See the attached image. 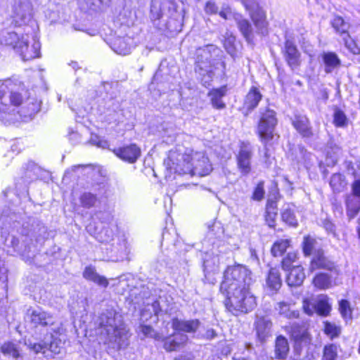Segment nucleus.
<instances>
[{
    "mask_svg": "<svg viewBox=\"0 0 360 360\" xmlns=\"http://www.w3.org/2000/svg\"><path fill=\"white\" fill-rule=\"evenodd\" d=\"M30 322L34 327L49 326L50 333L55 336H60L65 333L63 324L56 321V319L50 313L40 309L33 310L30 315Z\"/></svg>",
    "mask_w": 360,
    "mask_h": 360,
    "instance_id": "obj_8",
    "label": "nucleus"
},
{
    "mask_svg": "<svg viewBox=\"0 0 360 360\" xmlns=\"http://www.w3.org/2000/svg\"><path fill=\"white\" fill-rule=\"evenodd\" d=\"M229 14V11L228 10H226V11H221L219 12V15L224 18V19H227L228 18V15Z\"/></svg>",
    "mask_w": 360,
    "mask_h": 360,
    "instance_id": "obj_63",
    "label": "nucleus"
},
{
    "mask_svg": "<svg viewBox=\"0 0 360 360\" xmlns=\"http://www.w3.org/2000/svg\"><path fill=\"white\" fill-rule=\"evenodd\" d=\"M89 142L92 145H95L103 148H106L108 145L106 141L101 140L100 138L96 135H91Z\"/></svg>",
    "mask_w": 360,
    "mask_h": 360,
    "instance_id": "obj_53",
    "label": "nucleus"
},
{
    "mask_svg": "<svg viewBox=\"0 0 360 360\" xmlns=\"http://www.w3.org/2000/svg\"><path fill=\"white\" fill-rule=\"evenodd\" d=\"M97 239L101 242L105 243L107 245L116 240L117 238H114L113 232L111 229H102L96 236Z\"/></svg>",
    "mask_w": 360,
    "mask_h": 360,
    "instance_id": "obj_40",
    "label": "nucleus"
},
{
    "mask_svg": "<svg viewBox=\"0 0 360 360\" xmlns=\"http://www.w3.org/2000/svg\"><path fill=\"white\" fill-rule=\"evenodd\" d=\"M352 189L354 195L360 197V179L356 180L353 182Z\"/></svg>",
    "mask_w": 360,
    "mask_h": 360,
    "instance_id": "obj_56",
    "label": "nucleus"
},
{
    "mask_svg": "<svg viewBox=\"0 0 360 360\" xmlns=\"http://www.w3.org/2000/svg\"><path fill=\"white\" fill-rule=\"evenodd\" d=\"M32 6L25 1L14 8L13 23L15 27L25 26V34L4 32L0 39L2 45L11 46L23 60L36 58L40 55L41 45L37 32L33 29Z\"/></svg>",
    "mask_w": 360,
    "mask_h": 360,
    "instance_id": "obj_2",
    "label": "nucleus"
},
{
    "mask_svg": "<svg viewBox=\"0 0 360 360\" xmlns=\"http://www.w3.org/2000/svg\"><path fill=\"white\" fill-rule=\"evenodd\" d=\"M180 347V344L174 337L173 338H167L165 340L164 348L167 351H174L178 349Z\"/></svg>",
    "mask_w": 360,
    "mask_h": 360,
    "instance_id": "obj_50",
    "label": "nucleus"
},
{
    "mask_svg": "<svg viewBox=\"0 0 360 360\" xmlns=\"http://www.w3.org/2000/svg\"><path fill=\"white\" fill-rule=\"evenodd\" d=\"M347 38L344 37L345 45L347 49L353 54H359L360 49L356 45V42L349 37L348 34L346 35Z\"/></svg>",
    "mask_w": 360,
    "mask_h": 360,
    "instance_id": "obj_49",
    "label": "nucleus"
},
{
    "mask_svg": "<svg viewBox=\"0 0 360 360\" xmlns=\"http://www.w3.org/2000/svg\"><path fill=\"white\" fill-rule=\"evenodd\" d=\"M346 205L347 216L352 219L360 210V200L354 195H349L346 199Z\"/></svg>",
    "mask_w": 360,
    "mask_h": 360,
    "instance_id": "obj_25",
    "label": "nucleus"
},
{
    "mask_svg": "<svg viewBox=\"0 0 360 360\" xmlns=\"http://www.w3.org/2000/svg\"><path fill=\"white\" fill-rule=\"evenodd\" d=\"M224 91H210L209 96L210 97L212 103L214 107L217 108H223L225 105L221 101V98L224 96Z\"/></svg>",
    "mask_w": 360,
    "mask_h": 360,
    "instance_id": "obj_43",
    "label": "nucleus"
},
{
    "mask_svg": "<svg viewBox=\"0 0 360 360\" xmlns=\"http://www.w3.org/2000/svg\"><path fill=\"white\" fill-rule=\"evenodd\" d=\"M331 146L328 147V149L326 151L327 157L330 156L331 159V163L335 164L338 160V155L340 152V148L335 144L333 145V143H330Z\"/></svg>",
    "mask_w": 360,
    "mask_h": 360,
    "instance_id": "obj_48",
    "label": "nucleus"
},
{
    "mask_svg": "<svg viewBox=\"0 0 360 360\" xmlns=\"http://www.w3.org/2000/svg\"><path fill=\"white\" fill-rule=\"evenodd\" d=\"M348 119L343 111L335 108L333 114V123L336 127H345L348 124Z\"/></svg>",
    "mask_w": 360,
    "mask_h": 360,
    "instance_id": "obj_37",
    "label": "nucleus"
},
{
    "mask_svg": "<svg viewBox=\"0 0 360 360\" xmlns=\"http://www.w3.org/2000/svg\"><path fill=\"white\" fill-rule=\"evenodd\" d=\"M221 50L215 45L209 44L197 50L195 72L204 86L207 88L214 75L211 60L218 57Z\"/></svg>",
    "mask_w": 360,
    "mask_h": 360,
    "instance_id": "obj_7",
    "label": "nucleus"
},
{
    "mask_svg": "<svg viewBox=\"0 0 360 360\" xmlns=\"http://www.w3.org/2000/svg\"><path fill=\"white\" fill-rule=\"evenodd\" d=\"M262 97L259 91H248L244 100L243 109L248 111L252 110L257 107Z\"/></svg>",
    "mask_w": 360,
    "mask_h": 360,
    "instance_id": "obj_23",
    "label": "nucleus"
},
{
    "mask_svg": "<svg viewBox=\"0 0 360 360\" xmlns=\"http://www.w3.org/2000/svg\"><path fill=\"white\" fill-rule=\"evenodd\" d=\"M282 219L290 226L292 225V214L290 209H286L283 212Z\"/></svg>",
    "mask_w": 360,
    "mask_h": 360,
    "instance_id": "obj_55",
    "label": "nucleus"
},
{
    "mask_svg": "<svg viewBox=\"0 0 360 360\" xmlns=\"http://www.w3.org/2000/svg\"><path fill=\"white\" fill-rule=\"evenodd\" d=\"M277 213L276 211L274 202L268 200L265 219L269 226L274 227L275 226V219Z\"/></svg>",
    "mask_w": 360,
    "mask_h": 360,
    "instance_id": "obj_33",
    "label": "nucleus"
},
{
    "mask_svg": "<svg viewBox=\"0 0 360 360\" xmlns=\"http://www.w3.org/2000/svg\"><path fill=\"white\" fill-rule=\"evenodd\" d=\"M217 8L216 5L214 4V3L208 1L206 4V6H205L206 13L212 14V13H217Z\"/></svg>",
    "mask_w": 360,
    "mask_h": 360,
    "instance_id": "obj_58",
    "label": "nucleus"
},
{
    "mask_svg": "<svg viewBox=\"0 0 360 360\" xmlns=\"http://www.w3.org/2000/svg\"><path fill=\"white\" fill-rule=\"evenodd\" d=\"M252 153V148L249 143H241L236 159L238 168L243 175L248 174L251 171Z\"/></svg>",
    "mask_w": 360,
    "mask_h": 360,
    "instance_id": "obj_13",
    "label": "nucleus"
},
{
    "mask_svg": "<svg viewBox=\"0 0 360 360\" xmlns=\"http://www.w3.org/2000/svg\"><path fill=\"white\" fill-rule=\"evenodd\" d=\"M324 70L326 73L336 71L341 65V60L334 52H326L322 55Z\"/></svg>",
    "mask_w": 360,
    "mask_h": 360,
    "instance_id": "obj_19",
    "label": "nucleus"
},
{
    "mask_svg": "<svg viewBox=\"0 0 360 360\" xmlns=\"http://www.w3.org/2000/svg\"><path fill=\"white\" fill-rule=\"evenodd\" d=\"M219 264V259L218 256H214L210 259H205L203 264L205 276L208 273L217 271Z\"/></svg>",
    "mask_w": 360,
    "mask_h": 360,
    "instance_id": "obj_39",
    "label": "nucleus"
},
{
    "mask_svg": "<svg viewBox=\"0 0 360 360\" xmlns=\"http://www.w3.org/2000/svg\"><path fill=\"white\" fill-rule=\"evenodd\" d=\"M238 27L248 43H252L253 41V32L251 26L247 20H241L238 21Z\"/></svg>",
    "mask_w": 360,
    "mask_h": 360,
    "instance_id": "obj_32",
    "label": "nucleus"
},
{
    "mask_svg": "<svg viewBox=\"0 0 360 360\" xmlns=\"http://www.w3.org/2000/svg\"><path fill=\"white\" fill-rule=\"evenodd\" d=\"M289 246V241L281 240L275 243L271 248V252L274 256H281Z\"/></svg>",
    "mask_w": 360,
    "mask_h": 360,
    "instance_id": "obj_42",
    "label": "nucleus"
},
{
    "mask_svg": "<svg viewBox=\"0 0 360 360\" xmlns=\"http://www.w3.org/2000/svg\"><path fill=\"white\" fill-rule=\"evenodd\" d=\"M110 46L116 53L125 56L131 52L134 40L128 36L116 37L110 40Z\"/></svg>",
    "mask_w": 360,
    "mask_h": 360,
    "instance_id": "obj_14",
    "label": "nucleus"
},
{
    "mask_svg": "<svg viewBox=\"0 0 360 360\" xmlns=\"http://www.w3.org/2000/svg\"><path fill=\"white\" fill-rule=\"evenodd\" d=\"M330 25L337 34L340 35L348 34L347 32L349 27V23L345 21L342 17H334L330 21Z\"/></svg>",
    "mask_w": 360,
    "mask_h": 360,
    "instance_id": "obj_27",
    "label": "nucleus"
},
{
    "mask_svg": "<svg viewBox=\"0 0 360 360\" xmlns=\"http://www.w3.org/2000/svg\"><path fill=\"white\" fill-rule=\"evenodd\" d=\"M243 3L246 9L250 11V15L258 32L262 34H266L267 32V22L264 11L250 0H243Z\"/></svg>",
    "mask_w": 360,
    "mask_h": 360,
    "instance_id": "obj_12",
    "label": "nucleus"
},
{
    "mask_svg": "<svg viewBox=\"0 0 360 360\" xmlns=\"http://www.w3.org/2000/svg\"><path fill=\"white\" fill-rule=\"evenodd\" d=\"M289 351L287 340L283 337H278L276 341V354L278 357L285 359Z\"/></svg>",
    "mask_w": 360,
    "mask_h": 360,
    "instance_id": "obj_29",
    "label": "nucleus"
},
{
    "mask_svg": "<svg viewBox=\"0 0 360 360\" xmlns=\"http://www.w3.org/2000/svg\"><path fill=\"white\" fill-rule=\"evenodd\" d=\"M224 46L226 51L232 56H234L236 53V48L235 46L236 38L229 32H226L224 36Z\"/></svg>",
    "mask_w": 360,
    "mask_h": 360,
    "instance_id": "obj_31",
    "label": "nucleus"
},
{
    "mask_svg": "<svg viewBox=\"0 0 360 360\" xmlns=\"http://www.w3.org/2000/svg\"><path fill=\"white\" fill-rule=\"evenodd\" d=\"M313 284L319 290H326L332 287V278L327 274L320 273L314 276Z\"/></svg>",
    "mask_w": 360,
    "mask_h": 360,
    "instance_id": "obj_26",
    "label": "nucleus"
},
{
    "mask_svg": "<svg viewBox=\"0 0 360 360\" xmlns=\"http://www.w3.org/2000/svg\"><path fill=\"white\" fill-rule=\"evenodd\" d=\"M1 352L4 355L12 356L14 359H18L20 356L18 347L11 342L4 343L1 347Z\"/></svg>",
    "mask_w": 360,
    "mask_h": 360,
    "instance_id": "obj_30",
    "label": "nucleus"
},
{
    "mask_svg": "<svg viewBox=\"0 0 360 360\" xmlns=\"http://www.w3.org/2000/svg\"><path fill=\"white\" fill-rule=\"evenodd\" d=\"M305 279L304 269L301 266H294V286L300 285Z\"/></svg>",
    "mask_w": 360,
    "mask_h": 360,
    "instance_id": "obj_45",
    "label": "nucleus"
},
{
    "mask_svg": "<svg viewBox=\"0 0 360 360\" xmlns=\"http://www.w3.org/2000/svg\"><path fill=\"white\" fill-rule=\"evenodd\" d=\"M206 335H207V338H214L215 336V332L212 329L208 330L207 331Z\"/></svg>",
    "mask_w": 360,
    "mask_h": 360,
    "instance_id": "obj_64",
    "label": "nucleus"
},
{
    "mask_svg": "<svg viewBox=\"0 0 360 360\" xmlns=\"http://www.w3.org/2000/svg\"><path fill=\"white\" fill-rule=\"evenodd\" d=\"M333 267V263L328 260L324 256L323 250H318L314 252L313 259L311 262L310 269L311 271L318 269H326L328 270H332Z\"/></svg>",
    "mask_w": 360,
    "mask_h": 360,
    "instance_id": "obj_18",
    "label": "nucleus"
},
{
    "mask_svg": "<svg viewBox=\"0 0 360 360\" xmlns=\"http://www.w3.org/2000/svg\"><path fill=\"white\" fill-rule=\"evenodd\" d=\"M251 271L238 264L227 267L220 285L221 292L226 297L224 304L231 313H247L256 306L255 297L250 291Z\"/></svg>",
    "mask_w": 360,
    "mask_h": 360,
    "instance_id": "obj_1",
    "label": "nucleus"
},
{
    "mask_svg": "<svg viewBox=\"0 0 360 360\" xmlns=\"http://www.w3.org/2000/svg\"><path fill=\"white\" fill-rule=\"evenodd\" d=\"M285 54L288 63L291 66L292 60V47L291 42L289 41H287L285 44Z\"/></svg>",
    "mask_w": 360,
    "mask_h": 360,
    "instance_id": "obj_54",
    "label": "nucleus"
},
{
    "mask_svg": "<svg viewBox=\"0 0 360 360\" xmlns=\"http://www.w3.org/2000/svg\"><path fill=\"white\" fill-rule=\"evenodd\" d=\"M185 12L182 0H152L150 18L158 30L176 34L182 30Z\"/></svg>",
    "mask_w": 360,
    "mask_h": 360,
    "instance_id": "obj_3",
    "label": "nucleus"
},
{
    "mask_svg": "<svg viewBox=\"0 0 360 360\" xmlns=\"http://www.w3.org/2000/svg\"><path fill=\"white\" fill-rule=\"evenodd\" d=\"M83 276L86 280L91 281L102 287H107L108 281L107 278L97 274L94 267L91 266H86L83 272Z\"/></svg>",
    "mask_w": 360,
    "mask_h": 360,
    "instance_id": "obj_20",
    "label": "nucleus"
},
{
    "mask_svg": "<svg viewBox=\"0 0 360 360\" xmlns=\"http://www.w3.org/2000/svg\"><path fill=\"white\" fill-rule=\"evenodd\" d=\"M101 333L106 336V342L120 349L128 345L129 334L121 316L113 310L103 313L98 318Z\"/></svg>",
    "mask_w": 360,
    "mask_h": 360,
    "instance_id": "obj_6",
    "label": "nucleus"
},
{
    "mask_svg": "<svg viewBox=\"0 0 360 360\" xmlns=\"http://www.w3.org/2000/svg\"><path fill=\"white\" fill-rule=\"evenodd\" d=\"M97 197L91 193H84L79 197V201L82 207L85 208H91L97 202Z\"/></svg>",
    "mask_w": 360,
    "mask_h": 360,
    "instance_id": "obj_35",
    "label": "nucleus"
},
{
    "mask_svg": "<svg viewBox=\"0 0 360 360\" xmlns=\"http://www.w3.org/2000/svg\"><path fill=\"white\" fill-rule=\"evenodd\" d=\"M338 357V347L335 345H326L323 350L321 360H336Z\"/></svg>",
    "mask_w": 360,
    "mask_h": 360,
    "instance_id": "obj_38",
    "label": "nucleus"
},
{
    "mask_svg": "<svg viewBox=\"0 0 360 360\" xmlns=\"http://www.w3.org/2000/svg\"><path fill=\"white\" fill-rule=\"evenodd\" d=\"M200 324L198 319L185 320L174 318L172 321V327L174 330L188 333H195L200 328Z\"/></svg>",
    "mask_w": 360,
    "mask_h": 360,
    "instance_id": "obj_16",
    "label": "nucleus"
},
{
    "mask_svg": "<svg viewBox=\"0 0 360 360\" xmlns=\"http://www.w3.org/2000/svg\"><path fill=\"white\" fill-rule=\"evenodd\" d=\"M294 127L304 137L312 135L311 128L309 127V120L305 116L297 117L296 120L294 121Z\"/></svg>",
    "mask_w": 360,
    "mask_h": 360,
    "instance_id": "obj_24",
    "label": "nucleus"
},
{
    "mask_svg": "<svg viewBox=\"0 0 360 360\" xmlns=\"http://www.w3.org/2000/svg\"><path fill=\"white\" fill-rule=\"evenodd\" d=\"M282 268L286 272V281L288 285H292V281L290 278V275L292 271V258L290 254H288L282 261Z\"/></svg>",
    "mask_w": 360,
    "mask_h": 360,
    "instance_id": "obj_36",
    "label": "nucleus"
},
{
    "mask_svg": "<svg viewBox=\"0 0 360 360\" xmlns=\"http://www.w3.org/2000/svg\"><path fill=\"white\" fill-rule=\"evenodd\" d=\"M28 349L34 354H44L46 351L49 350L53 354H59L62 349V340L59 336H55L52 333L46 334L41 342H31L30 341L25 342Z\"/></svg>",
    "mask_w": 360,
    "mask_h": 360,
    "instance_id": "obj_10",
    "label": "nucleus"
},
{
    "mask_svg": "<svg viewBox=\"0 0 360 360\" xmlns=\"http://www.w3.org/2000/svg\"><path fill=\"white\" fill-rule=\"evenodd\" d=\"M325 227H326V230L330 231V232H333L334 231V226H333V224H332L330 222L326 223L325 224Z\"/></svg>",
    "mask_w": 360,
    "mask_h": 360,
    "instance_id": "obj_61",
    "label": "nucleus"
},
{
    "mask_svg": "<svg viewBox=\"0 0 360 360\" xmlns=\"http://www.w3.org/2000/svg\"><path fill=\"white\" fill-rule=\"evenodd\" d=\"M24 88L23 81L18 76L0 79V90H20Z\"/></svg>",
    "mask_w": 360,
    "mask_h": 360,
    "instance_id": "obj_21",
    "label": "nucleus"
},
{
    "mask_svg": "<svg viewBox=\"0 0 360 360\" xmlns=\"http://www.w3.org/2000/svg\"><path fill=\"white\" fill-rule=\"evenodd\" d=\"M167 165L175 172L191 175L206 176L212 171V166L205 153L190 150L185 153L171 151Z\"/></svg>",
    "mask_w": 360,
    "mask_h": 360,
    "instance_id": "obj_5",
    "label": "nucleus"
},
{
    "mask_svg": "<svg viewBox=\"0 0 360 360\" xmlns=\"http://www.w3.org/2000/svg\"><path fill=\"white\" fill-rule=\"evenodd\" d=\"M257 335L261 340H264L270 333L271 322L265 317H260L255 323Z\"/></svg>",
    "mask_w": 360,
    "mask_h": 360,
    "instance_id": "obj_22",
    "label": "nucleus"
},
{
    "mask_svg": "<svg viewBox=\"0 0 360 360\" xmlns=\"http://www.w3.org/2000/svg\"><path fill=\"white\" fill-rule=\"evenodd\" d=\"M264 184L260 182L257 184L254 191L252 198L255 200H261L264 198Z\"/></svg>",
    "mask_w": 360,
    "mask_h": 360,
    "instance_id": "obj_52",
    "label": "nucleus"
},
{
    "mask_svg": "<svg viewBox=\"0 0 360 360\" xmlns=\"http://www.w3.org/2000/svg\"><path fill=\"white\" fill-rule=\"evenodd\" d=\"M339 311L346 322L352 319V309L350 303L347 300H342L339 302Z\"/></svg>",
    "mask_w": 360,
    "mask_h": 360,
    "instance_id": "obj_34",
    "label": "nucleus"
},
{
    "mask_svg": "<svg viewBox=\"0 0 360 360\" xmlns=\"http://www.w3.org/2000/svg\"><path fill=\"white\" fill-rule=\"evenodd\" d=\"M113 153L122 160L134 163L140 157L141 149L136 144H130L115 149Z\"/></svg>",
    "mask_w": 360,
    "mask_h": 360,
    "instance_id": "obj_15",
    "label": "nucleus"
},
{
    "mask_svg": "<svg viewBox=\"0 0 360 360\" xmlns=\"http://www.w3.org/2000/svg\"><path fill=\"white\" fill-rule=\"evenodd\" d=\"M330 185L333 191L340 192L345 186L343 176L340 174H334L330 178Z\"/></svg>",
    "mask_w": 360,
    "mask_h": 360,
    "instance_id": "obj_41",
    "label": "nucleus"
},
{
    "mask_svg": "<svg viewBox=\"0 0 360 360\" xmlns=\"http://www.w3.org/2000/svg\"><path fill=\"white\" fill-rule=\"evenodd\" d=\"M28 97V91H24L23 94L20 91H0V122L5 124H11L31 120L39 110V103L37 101L29 103L26 112L24 109L15 112V108Z\"/></svg>",
    "mask_w": 360,
    "mask_h": 360,
    "instance_id": "obj_4",
    "label": "nucleus"
},
{
    "mask_svg": "<svg viewBox=\"0 0 360 360\" xmlns=\"http://www.w3.org/2000/svg\"><path fill=\"white\" fill-rule=\"evenodd\" d=\"M175 339L177 340L178 342L181 346L185 345L188 340V338L186 335L182 333H177L174 335Z\"/></svg>",
    "mask_w": 360,
    "mask_h": 360,
    "instance_id": "obj_57",
    "label": "nucleus"
},
{
    "mask_svg": "<svg viewBox=\"0 0 360 360\" xmlns=\"http://www.w3.org/2000/svg\"><path fill=\"white\" fill-rule=\"evenodd\" d=\"M162 70L161 68H160L155 74L153 78V80H152V84H154L155 83H158L159 81H160V79L162 77Z\"/></svg>",
    "mask_w": 360,
    "mask_h": 360,
    "instance_id": "obj_59",
    "label": "nucleus"
},
{
    "mask_svg": "<svg viewBox=\"0 0 360 360\" xmlns=\"http://www.w3.org/2000/svg\"><path fill=\"white\" fill-rule=\"evenodd\" d=\"M302 309L305 314L312 315L316 312L319 316H327L330 314L331 306L328 303V297L326 295H319L311 304L308 299L302 300Z\"/></svg>",
    "mask_w": 360,
    "mask_h": 360,
    "instance_id": "obj_11",
    "label": "nucleus"
},
{
    "mask_svg": "<svg viewBox=\"0 0 360 360\" xmlns=\"http://www.w3.org/2000/svg\"><path fill=\"white\" fill-rule=\"evenodd\" d=\"M314 240L309 236L304 237L303 242V251L306 255H309L312 253L314 248Z\"/></svg>",
    "mask_w": 360,
    "mask_h": 360,
    "instance_id": "obj_51",
    "label": "nucleus"
},
{
    "mask_svg": "<svg viewBox=\"0 0 360 360\" xmlns=\"http://www.w3.org/2000/svg\"><path fill=\"white\" fill-rule=\"evenodd\" d=\"M341 329L334 323L326 322L324 326L325 333L330 336V338L338 337L340 333Z\"/></svg>",
    "mask_w": 360,
    "mask_h": 360,
    "instance_id": "obj_44",
    "label": "nucleus"
},
{
    "mask_svg": "<svg viewBox=\"0 0 360 360\" xmlns=\"http://www.w3.org/2000/svg\"><path fill=\"white\" fill-rule=\"evenodd\" d=\"M10 245L13 248L14 250H16L19 245V239L15 236H11Z\"/></svg>",
    "mask_w": 360,
    "mask_h": 360,
    "instance_id": "obj_60",
    "label": "nucleus"
},
{
    "mask_svg": "<svg viewBox=\"0 0 360 360\" xmlns=\"http://www.w3.org/2000/svg\"><path fill=\"white\" fill-rule=\"evenodd\" d=\"M261 114L257 126V134L261 141L264 145H267L275 136L274 129L277 124V119L275 112L271 110L267 109Z\"/></svg>",
    "mask_w": 360,
    "mask_h": 360,
    "instance_id": "obj_9",
    "label": "nucleus"
},
{
    "mask_svg": "<svg viewBox=\"0 0 360 360\" xmlns=\"http://www.w3.org/2000/svg\"><path fill=\"white\" fill-rule=\"evenodd\" d=\"M266 285L271 290H277L281 285L279 274L277 269H271L266 278Z\"/></svg>",
    "mask_w": 360,
    "mask_h": 360,
    "instance_id": "obj_28",
    "label": "nucleus"
},
{
    "mask_svg": "<svg viewBox=\"0 0 360 360\" xmlns=\"http://www.w3.org/2000/svg\"><path fill=\"white\" fill-rule=\"evenodd\" d=\"M139 331L143 334V338L150 337L157 340L161 339V337L157 335L153 328L150 326L141 325L139 327Z\"/></svg>",
    "mask_w": 360,
    "mask_h": 360,
    "instance_id": "obj_47",
    "label": "nucleus"
},
{
    "mask_svg": "<svg viewBox=\"0 0 360 360\" xmlns=\"http://www.w3.org/2000/svg\"><path fill=\"white\" fill-rule=\"evenodd\" d=\"M70 66L72 67V69L77 70L80 68L79 63L76 61H71L70 63H69Z\"/></svg>",
    "mask_w": 360,
    "mask_h": 360,
    "instance_id": "obj_62",
    "label": "nucleus"
},
{
    "mask_svg": "<svg viewBox=\"0 0 360 360\" xmlns=\"http://www.w3.org/2000/svg\"><path fill=\"white\" fill-rule=\"evenodd\" d=\"M105 249L107 255L111 261L117 262L122 259L124 256V244L120 243L119 239L108 244Z\"/></svg>",
    "mask_w": 360,
    "mask_h": 360,
    "instance_id": "obj_17",
    "label": "nucleus"
},
{
    "mask_svg": "<svg viewBox=\"0 0 360 360\" xmlns=\"http://www.w3.org/2000/svg\"><path fill=\"white\" fill-rule=\"evenodd\" d=\"M276 310L278 311L280 316L283 318L290 319L292 315V311L290 309V304L285 302H279Z\"/></svg>",
    "mask_w": 360,
    "mask_h": 360,
    "instance_id": "obj_46",
    "label": "nucleus"
}]
</instances>
